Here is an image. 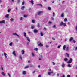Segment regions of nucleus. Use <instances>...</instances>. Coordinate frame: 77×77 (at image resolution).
<instances>
[{
    "label": "nucleus",
    "instance_id": "e2e57ef3",
    "mask_svg": "<svg viewBox=\"0 0 77 77\" xmlns=\"http://www.w3.org/2000/svg\"><path fill=\"white\" fill-rule=\"evenodd\" d=\"M65 77V75H63V76L61 77Z\"/></svg>",
    "mask_w": 77,
    "mask_h": 77
},
{
    "label": "nucleus",
    "instance_id": "393cba45",
    "mask_svg": "<svg viewBox=\"0 0 77 77\" xmlns=\"http://www.w3.org/2000/svg\"><path fill=\"white\" fill-rule=\"evenodd\" d=\"M37 5H38V6H40L41 7H42L43 6L42 5V4H38Z\"/></svg>",
    "mask_w": 77,
    "mask_h": 77
},
{
    "label": "nucleus",
    "instance_id": "3c124183",
    "mask_svg": "<svg viewBox=\"0 0 77 77\" xmlns=\"http://www.w3.org/2000/svg\"><path fill=\"white\" fill-rule=\"evenodd\" d=\"M8 75L9 77H11V74H10L9 73H8Z\"/></svg>",
    "mask_w": 77,
    "mask_h": 77
},
{
    "label": "nucleus",
    "instance_id": "2f4dec72",
    "mask_svg": "<svg viewBox=\"0 0 77 77\" xmlns=\"http://www.w3.org/2000/svg\"><path fill=\"white\" fill-rule=\"evenodd\" d=\"M40 35H41V36H44V34L42 32L40 33Z\"/></svg>",
    "mask_w": 77,
    "mask_h": 77
},
{
    "label": "nucleus",
    "instance_id": "58836bf2",
    "mask_svg": "<svg viewBox=\"0 0 77 77\" xmlns=\"http://www.w3.org/2000/svg\"><path fill=\"white\" fill-rule=\"evenodd\" d=\"M4 55H5V56H7V54L5 52L4 53Z\"/></svg>",
    "mask_w": 77,
    "mask_h": 77
},
{
    "label": "nucleus",
    "instance_id": "f704fd0d",
    "mask_svg": "<svg viewBox=\"0 0 77 77\" xmlns=\"http://www.w3.org/2000/svg\"><path fill=\"white\" fill-rule=\"evenodd\" d=\"M11 9H8V12H10V11H11Z\"/></svg>",
    "mask_w": 77,
    "mask_h": 77
},
{
    "label": "nucleus",
    "instance_id": "dca6fc26",
    "mask_svg": "<svg viewBox=\"0 0 77 77\" xmlns=\"http://www.w3.org/2000/svg\"><path fill=\"white\" fill-rule=\"evenodd\" d=\"M73 37H71L70 38V39H69V41L70 42H71V41H72V40H73Z\"/></svg>",
    "mask_w": 77,
    "mask_h": 77
},
{
    "label": "nucleus",
    "instance_id": "7ed1b4c3",
    "mask_svg": "<svg viewBox=\"0 0 77 77\" xmlns=\"http://www.w3.org/2000/svg\"><path fill=\"white\" fill-rule=\"evenodd\" d=\"M53 72L51 69H49V72H48V74L49 75H50L51 74H53Z\"/></svg>",
    "mask_w": 77,
    "mask_h": 77
},
{
    "label": "nucleus",
    "instance_id": "79ce46f5",
    "mask_svg": "<svg viewBox=\"0 0 77 77\" xmlns=\"http://www.w3.org/2000/svg\"><path fill=\"white\" fill-rule=\"evenodd\" d=\"M32 57H34L35 56V54L33 53H32Z\"/></svg>",
    "mask_w": 77,
    "mask_h": 77
},
{
    "label": "nucleus",
    "instance_id": "8fccbe9b",
    "mask_svg": "<svg viewBox=\"0 0 77 77\" xmlns=\"http://www.w3.org/2000/svg\"><path fill=\"white\" fill-rule=\"evenodd\" d=\"M73 42L74 43H75L76 42V41L74 40H73Z\"/></svg>",
    "mask_w": 77,
    "mask_h": 77
},
{
    "label": "nucleus",
    "instance_id": "0eeeda50",
    "mask_svg": "<svg viewBox=\"0 0 77 77\" xmlns=\"http://www.w3.org/2000/svg\"><path fill=\"white\" fill-rule=\"evenodd\" d=\"M33 32L34 33H36L38 32V31L36 29H34L33 30Z\"/></svg>",
    "mask_w": 77,
    "mask_h": 77
},
{
    "label": "nucleus",
    "instance_id": "2eb2a0df",
    "mask_svg": "<svg viewBox=\"0 0 77 77\" xmlns=\"http://www.w3.org/2000/svg\"><path fill=\"white\" fill-rule=\"evenodd\" d=\"M22 73L23 75H25L26 74V72L25 71H24L22 72Z\"/></svg>",
    "mask_w": 77,
    "mask_h": 77
},
{
    "label": "nucleus",
    "instance_id": "f3484780",
    "mask_svg": "<svg viewBox=\"0 0 77 77\" xmlns=\"http://www.w3.org/2000/svg\"><path fill=\"white\" fill-rule=\"evenodd\" d=\"M25 8V6H23L21 7V10H24V9Z\"/></svg>",
    "mask_w": 77,
    "mask_h": 77
},
{
    "label": "nucleus",
    "instance_id": "c9c22d12",
    "mask_svg": "<svg viewBox=\"0 0 77 77\" xmlns=\"http://www.w3.org/2000/svg\"><path fill=\"white\" fill-rule=\"evenodd\" d=\"M30 67L31 68H32L33 67V66L32 64H30Z\"/></svg>",
    "mask_w": 77,
    "mask_h": 77
},
{
    "label": "nucleus",
    "instance_id": "bf43d9fd",
    "mask_svg": "<svg viewBox=\"0 0 77 77\" xmlns=\"http://www.w3.org/2000/svg\"><path fill=\"white\" fill-rule=\"evenodd\" d=\"M1 70L3 71V67L1 68Z\"/></svg>",
    "mask_w": 77,
    "mask_h": 77
},
{
    "label": "nucleus",
    "instance_id": "9b49d317",
    "mask_svg": "<svg viewBox=\"0 0 77 77\" xmlns=\"http://www.w3.org/2000/svg\"><path fill=\"white\" fill-rule=\"evenodd\" d=\"M21 52L23 55L24 54V53L25 52V51H24V50H22L21 51Z\"/></svg>",
    "mask_w": 77,
    "mask_h": 77
},
{
    "label": "nucleus",
    "instance_id": "ea45409f",
    "mask_svg": "<svg viewBox=\"0 0 77 77\" xmlns=\"http://www.w3.org/2000/svg\"><path fill=\"white\" fill-rule=\"evenodd\" d=\"M15 9L16 11H17V10H18V7H16V8H15Z\"/></svg>",
    "mask_w": 77,
    "mask_h": 77
},
{
    "label": "nucleus",
    "instance_id": "603ef678",
    "mask_svg": "<svg viewBox=\"0 0 77 77\" xmlns=\"http://www.w3.org/2000/svg\"><path fill=\"white\" fill-rule=\"evenodd\" d=\"M67 77H71V75H67Z\"/></svg>",
    "mask_w": 77,
    "mask_h": 77
},
{
    "label": "nucleus",
    "instance_id": "20e7f679",
    "mask_svg": "<svg viewBox=\"0 0 77 77\" xmlns=\"http://www.w3.org/2000/svg\"><path fill=\"white\" fill-rule=\"evenodd\" d=\"M39 42H40L39 41L38 42V46H40V47H42V46H43V45L41 44V43H39Z\"/></svg>",
    "mask_w": 77,
    "mask_h": 77
},
{
    "label": "nucleus",
    "instance_id": "6ab92c4d",
    "mask_svg": "<svg viewBox=\"0 0 77 77\" xmlns=\"http://www.w3.org/2000/svg\"><path fill=\"white\" fill-rule=\"evenodd\" d=\"M35 26L34 25H32L31 27V28L32 29H34V28H35Z\"/></svg>",
    "mask_w": 77,
    "mask_h": 77
},
{
    "label": "nucleus",
    "instance_id": "13d9d810",
    "mask_svg": "<svg viewBox=\"0 0 77 77\" xmlns=\"http://www.w3.org/2000/svg\"><path fill=\"white\" fill-rule=\"evenodd\" d=\"M1 3H2V0H0V4Z\"/></svg>",
    "mask_w": 77,
    "mask_h": 77
},
{
    "label": "nucleus",
    "instance_id": "09e8293b",
    "mask_svg": "<svg viewBox=\"0 0 77 77\" xmlns=\"http://www.w3.org/2000/svg\"><path fill=\"white\" fill-rule=\"evenodd\" d=\"M40 24L39 23H38V25H37V26H38V27H40Z\"/></svg>",
    "mask_w": 77,
    "mask_h": 77
},
{
    "label": "nucleus",
    "instance_id": "a18cd8bd",
    "mask_svg": "<svg viewBox=\"0 0 77 77\" xmlns=\"http://www.w3.org/2000/svg\"><path fill=\"white\" fill-rule=\"evenodd\" d=\"M27 16L26 15H24V17L25 18H27Z\"/></svg>",
    "mask_w": 77,
    "mask_h": 77
},
{
    "label": "nucleus",
    "instance_id": "c03bdc74",
    "mask_svg": "<svg viewBox=\"0 0 77 77\" xmlns=\"http://www.w3.org/2000/svg\"><path fill=\"white\" fill-rule=\"evenodd\" d=\"M32 22L33 23H35V21L34 20H32Z\"/></svg>",
    "mask_w": 77,
    "mask_h": 77
},
{
    "label": "nucleus",
    "instance_id": "e433bc0d",
    "mask_svg": "<svg viewBox=\"0 0 77 77\" xmlns=\"http://www.w3.org/2000/svg\"><path fill=\"white\" fill-rule=\"evenodd\" d=\"M60 47H61V45H60L59 46H58L57 47V48H60Z\"/></svg>",
    "mask_w": 77,
    "mask_h": 77
},
{
    "label": "nucleus",
    "instance_id": "4be33fe9",
    "mask_svg": "<svg viewBox=\"0 0 77 77\" xmlns=\"http://www.w3.org/2000/svg\"><path fill=\"white\" fill-rule=\"evenodd\" d=\"M65 64L63 63L62 66V68H64L65 67Z\"/></svg>",
    "mask_w": 77,
    "mask_h": 77
},
{
    "label": "nucleus",
    "instance_id": "a878e982",
    "mask_svg": "<svg viewBox=\"0 0 77 77\" xmlns=\"http://www.w3.org/2000/svg\"><path fill=\"white\" fill-rule=\"evenodd\" d=\"M48 9L49 11H50L51 9V8L50 7H48Z\"/></svg>",
    "mask_w": 77,
    "mask_h": 77
},
{
    "label": "nucleus",
    "instance_id": "cd10ccee",
    "mask_svg": "<svg viewBox=\"0 0 77 77\" xmlns=\"http://www.w3.org/2000/svg\"><path fill=\"white\" fill-rule=\"evenodd\" d=\"M34 50H35V51H38V48H35L34 49Z\"/></svg>",
    "mask_w": 77,
    "mask_h": 77
},
{
    "label": "nucleus",
    "instance_id": "aec40b11",
    "mask_svg": "<svg viewBox=\"0 0 77 77\" xmlns=\"http://www.w3.org/2000/svg\"><path fill=\"white\" fill-rule=\"evenodd\" d=\"M13 55H14V56H16V54H15V51H14L13 52Z\"/></svg>",
    "mask_w": 77,
    "mask_h": 77
},
{
    "label": "nucleus",
    "instance_id": "9d476101",
    "mask_svg": "<svg viewBox=\"0 0 77 77\" xmlns=\"http://www.w3.org/2000/svg\"><path fill=\"white\" fill-rule=\"evenodd\" d=\"M9 17V14H6L5 15V17L7 18H8Z\"/></svg>",
    "mask_w": 77,
    "mask_h": 77
},
{
    "label": "nucleus",
    "instance_id": "6e6552de",
    "mask_svg": "<svg viewBox=\"0 0 77 77\" xmlns=\"http://www.w3.org/2000/svg\"><path fill=\"white\" fill-rule=\"evenodd\" d=\"M13 35H16V36H17L18 37H20V36L19 35H18L16 33H13Z\"/></svg>",
    "mask_w": 77,
    "mask_h": 77
},
{
    "label": "nucleus",
    "instance_id": "7c9ffc66",
    "mask_svg": "<svg viewBox=\"0 0 77 77\" xmlns=\"http://www.w3.org/2000/svg\"><path fill=\"white\" fill-rule=\"evenodd\" d=\"M61 17H64V14L63 13H62V14L61 15Z\"/></svg>",
    "mask_w": 77,
    "mask_h": 77
},
{
    "label": "nucleus",
    "instance_id": "37998d69",
    "mask_svg": "<svg viewBox=\"0 0 77 77\" xmlns=\"http://www.w3.org/2000/svg\"><path fill=\"white\" fill-rule=\"evenodd\" d=\"M46 48H48V47H49V46L47 45H46Z\"/></svg>",
    "mask_w": 77,
    "mask_h": 77
},
{
    "label": "nucleus",
    "instance_id": "412c9836",
    "mask_svg": "<svg viewBox=\"0 0 77 77\" xmlns=\"http://www.w3.org/2000/svg\"><path fill=\"white\" fill-rule=\"evenodd\" d=\"M13 43L12 42H11L9 43V45L10 46H11V47H12V44Z\"/></svg>",
    "mask_w": 77,
    "mask_h": 77
},
{
    "label": "nucleus",
    "instance_id": "5fc2aeb1",
    "mask_svg": "<svg viewBox=\"0 0 77 77\" xmlns=\"http://www.w3.org/2000/svg\"><path fill=\"white\" fill-rule=\"evenodd\" d=\"M15 40H16V42H18V39H16Z\"/></svg>",
    "mask_w": 77,
    "mask_h": 77
},
{
    "label": "nucleus",
    "instance_id": "bb28decb",
    "mask_svg": "<svg viewBox=\"0 0 77 77\" xmlns=\"http://www.w3.org/2000/svg\"><path fill=\"white\" fill-rule=\"evenodd\" d=\"M19 58L21 60H22V56H21V55H20L19 56Z\"/></svg>",
    "mask_w": 77,
    "mask_h": 77
},
{
    "label": "nucleus",
    "instance_id": "774afa93",
    "mask_svg": "<svg viewBox=\"0 0 77 77\" xmlns=\"http://www.w3.org/2000/svg\"><path fill=\"white\" fill-rule=\"evenodd\" d=\"M75 50H77V47H75Z\"/></svg>",
    "mask_w": 77,
    "mask_h": 77
},
{
    "label": "nucleus",
    "instance_id": "69168bd1",
    "mask_svg": "<svg viewBox=\"0 0 77 77\" xmlns=\"http://www.w3.org/2000/svg\"><path fill=\"white\" fill-rule=\"evenodd\" d=\"M27 44L28 45L29 44V42H27Z\"/></svg>",
    "mask_w": 77,
    "mask_h": 77
},
{
    "label": "nucleus",
    "instance_id": "b1692460",
    "mask_svg": "<svg viewBox=\"0 0 77 77\" xmlns=\"http://www.w3.org/2000/svg\"><path fill=\"white\" fill-rule=\"evenodd\" d=\"M64 61H65V62H67V61H68V58H65L64 59Z\"/></svg>",
    "mask_w": 77,
    "mask_h": 77
},
{
    "label": "nucleus",
    "instance_id": "49530a36",
    "mask_svg": "<svg viewBox=\"0 0 77 77\" xmlns=\"http://www.w3.org/2000/svg\"><path fill=\"white\" fill-rule=\"evenodd\" d=\"M53 17H54L55 16V13L54 12L53 13Z\"/></svg>",
    "mask_w": 77,
    "mask_h": 77
},
{
    "label": "nucleus",
    "instance_id": "72a5a7b5",
    "mask_svg": "<svg viewBox=\"0 0 77 77\" xmlns=\"http://www.w3.org/2000/svg\"><path fill=\"white\" fill-rule=\"evenodd\" d=\"M67 20H68V19H67V18H65V19L64 20V21H67Z\"/></svg>",
    "mask_w": 77,
    "mask_h": 77
},
{
    "label": "nucleus",
    "instance_id": "473e14b6",
    "mask_svg": "<svg viewBox=\"0 0 77 77\" xmlns=\"http://www.w3.org/2000/svg\"><path fill=\"white\" fill-rule=\"evenodd\" d=\"M24 36L25 37H26L27 36V35H26V33L25 32H24Z\"/></svg>",
    "mask_w": 77,
    "mask_h": 77
},
{
    "label": "nucleus",
    "instance_id": "f257e3e1",
    "mask_svg": "<svg viewBox=\"0 0 77 77\" xmlns=\"http://www.w3.org/2000/svg\"><path fill=\"white\" fill-rule=\"evenodd\" d=\"M60 26H63L64 27H66V24L65 23H63V22H61L60 23Z\"/></svg>",
    "mask_w": 77,
    "mask_h": 77
},
{
    "label": "nucleus",
    "instance_id": "5701e85b",
    "mask_svg": "<svg viewBox=\"0 0 77 77\" xmlns=\"http://www.w3.org/2000/svg\"><path fill=\"white\" fill-rule=\"evenodd\" d=\"M29 68V66H26L25 67H24V69H26V68Z\"/></svg>",
    "mask_w": 77,
    "mask_h": 77
},
{
    "label": "nucleus",
    "instance_id": "c85d7f7f",
    "mask_svg": "<svg viewBox=\"0 0 77 77\" xmlns=\"http://www.w3.org/2000/svg\"><path fill=\"white\" fill-rule=\"evenodd\" d=\"M67 67H69L70 68L71 67V65L69 64L67 65Z\"/></svg>",
    "mask_w": 77,
    "mask_h": 77
},
{
    "label": "nucleus",
    "instance_id": "a19ab883",
    "mask_svg": "<svg viewBox=\"0 0 77 77\" xmlns=\"http://www.w3.org/2000/svg\"><path fill=\"white\" fill-rule=\"evenodd\" d=\"M22 5H24V1H23L22 4Z\"/></svg>",
    "mask_w": 77,
    "mask_h": 77
},
{
    "label": "nucleus",
    "instance_id": "4468645a",
    "mask_svg": "<svg viewBox=\"0 0 77 77\" xmlns=\"http://www.w3.org/2000/svg\"><path fill=\"white\" fill-rule=\"evenodd\" d=\"M29 2L30 3H32V5H33L34 4V3H33V2H34V1H33V0H32L31 1H30Z\"/></svg>",
    "mask_w": 77,
    "mask_h": 77
},
{
    "label": "nucleus",
    "instance_id": "338daca9",
    "mask_svg": "<svg viewBox=\"0 0 77 77\" xmlns=\"http://www.w3.org/2000/svg\"><path fill=\"white\" fill-rule=\"evenodd\" d=\"M28 63H30V60L28 61Z\"/></svg>",
    "mask_w": 77,
    "mask_h": 77
},
{
    "label": "nucleus",
    "instance_id": "f8f14e48",
    "mask_svg": "<svg viewBox=\"0 0 77 77\" xmlns=\"http://www.w3.org/2000/svg\"><path fill=\"white\" fill-rule=\"evenodd\" d=\"M1 74L2 75H3L4 76H5L6 75V74H5V73L4 72H1Z\"/></svg>",
    "mask_w": 77,
    "mask_h": 77
},
{
    "label": "nucleus",
    "instance_id": "1a4fd4ad",
    "mask_svg": "<svg viewBox=\"0 0 77 77\" xmlns=\"http://www.w3.org/2000/svg\"><path fill=\"white\" fill-rule=\"evenodd\" d=\"M26 38L27 39V41H29V42H30V38H29V37H26Z\"/></svg>",
    "mask_w": 77,
    "mask_h": 77
},
{
    "label": "nucleus",
    "instance_id": "4d7b16f0",
    "mask_svg": "<svg viewBox=\"0 0 77 77\" xmlns=\"http://www.w3.org/2000/svg\"><path fill=\"white\" fill-rule=\"evenodd\" d=\"M35 72H36L35 71H33V72H32V74H35Z\"/></svg>",
    "mask_w": 77,
    "mask_h": 77
},
{
    "label": "nucleus",
    "instance_id": "f03ea898",
    "mask_svg": "<svg viewBox=\"0 0 77 77\" xmlns=\"http://www.w3.org/2000/svg\"><path fill=\"white\" fill-rule=\"evenodd\" d=\"M73 60V59H72V58H70L69 61H68L67 62V63L68 64H69L70 63H72V61Z\"/></svg>",
    "mask_w": 77,
    "mask_h": 77
},
{
    "label": "nucleus",
    "instance_id": "a211bd4d",
    "mask_svg": "<svg viewBox=\"0 0 77 77\" xmlns=\"http://www.w3.org/2000/svg\"><path fill=\"white\" fill-rule=\"evenodd\" d=\"M65 48H66V45H64L63 47V50H65Z\"/></svg>",
    "mask_w": 77,
    "mask_h": 77
},
{
    "label": "nucleus",
    "instance_id": "4c0bfd02",
    "mask_svg": "<svg viewBox=\"0 0 77 77\" xmlns=\"http://www.w3.org/2000/svg\"><path fill=\"white\" fill-rule=\"evenodd\" d=\"M66 54L67 55V57H69V54H68V53H66Z\"/></svg>",
    "mask_w": 77,
    "mask_h": 77
},
{
    "label": "nucleus",
    "instance_id": "052dcab7",
    "mask_svg": "<svg viewBox=\"0 0 77 77\" xmlns=\"http://www.w3.org/2000/svg\"><path fill=\"white\" fill-rule=\"evenodd\" d=\"M52 39H53V40H55V39L54 38H52Z\"/></svg>",
    "mask_w": 77,
    "mask_h": 77
},
{
    "label": "nucleus",
    "instance_id": "680f3d73",
    "mask_svg": "<svg viewBox=\"0 0 77 77\" xmlns=\"http://www.w3.org/2000/svg\"><path fill=\"white\" fill-rule=\"evenodd\" d=\"M51 23H52L51 22H49V24H51Z\"/></svg>",
    "mask_w": 77,
    "mask_h": 77
},
{
    "label": "nucleus",
    "instance_id": "39448f33",
    "mask_svg": "<svg viewBox=\"0 0 77 77\" xmlns=\"http://www.w3.org/2000/svg\"><path fill=\"white\" fill-rule=\"evenodd\" d=\"M5 23V20L0 21V24H4Z\"/></svg>",
    "mask_w": 77,
    "mask_h": 77
},
{
    "label": "nucleus",
    "instance_id": "0e129e2a",
    "mask_svg": "<svg viewBox=\"0 0 77 77\" xmlns=\"http://www.w3.org/2000/svg\"><path fill=\"white\" fill-rule=\"evenodd\" d=\"M17 2L18 3H19V2H20V0H18Z\"/></svg>",
    "mask_w": 77,
    "mask_h": 77
},
{
    "label": "nucleus",
    "instance_id": "de8ad7c7",
    "mask_svg": "<svg viewBox=\"0 0 77 77\" xmlns=\"http://www.w3.org/2000/svg\"><path fill=\"white\" fill-rule=\"evenodd\" d=\"M75 29L76 31H77V25L75 27Z\"/></svg>",
    "mask_w": 77,
    "mask_h": 77
},
{
    "label": "nucleus",
    "instance_id": "ddd939ff",
    "mask_svg": "<svg viewBox=\"0 0 77 77\" xmlns=\"http://www.w3.org/2000/svg\"><path fill=\"white\" fill-rule=\"evenodd\" d=\"M66 50L67 51H68L69 50V47L68 46L66 47Z\"/></svg>",
    "mask_w": 77,
    "mask_h": 77
},
{
    "label": "nucleus",
    "instance_id": "6e6d98bb",
    "mask_svg": "<svg viewBox=\"0 0 77 77\" xmlns=\"http://www.w3.org/2000/svg\"><path fill=\"white\" fill-rule=\"evenodd\" d=\"M52 20H53V21H54V18L53 17L51 18Z\"/></svg>",
    "mask_w": 77,
    "mask_h": 77
},
{
    "label": "nucleus",
    "instance_id": "c756f323",
    "mask_svg": "<svg viewBox=\"0 0 77 77\" xmlns=\"http://www.w3.org/2000/svg\"><path fill=\"white\" fill-rule=\"evenodd\" d=\"M14 20V19L13 18H11L10 19V21H13Z\"/></svg>",
    "mask_w": 77,
    "mask_h": 77
},
{
    "label": "nucleus",
    "instance_id": "423d86ee",
    "mask_svg": "<svg viewBox=\"0 0 77 77\" xmlns=\"http://www.w3.org/2000/svg\"><path fill=\"white\" fill-rule=\"evenodd\" d=\"M42 13H43V11H39L38 13V15H41Z\"/></svg>",
    "mask_w": 77,
    "mask_h": 77
},
{
    "label": "nucleus",
    "instance_id": "864d4df0",
    "mask_svg": "<svg viewBox=\"0 0 77 77\" xmlns=\"http://www.w3.org/2000/svg\"><path fill=\"white\" fill-rule=\"evenodd\" d=\"M21 20H23V17L20 18V21H21Z\"/></svg>",
    "mask_w": 77,
    "mask_h": 77
}]
</instances>
